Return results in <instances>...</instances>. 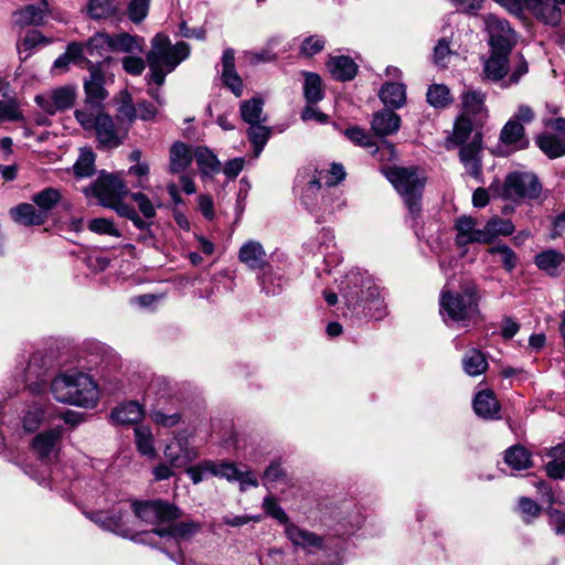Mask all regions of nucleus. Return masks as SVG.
<instances>
[{"label": "nucleus", "mask_w": 565, "mask_h": 565, "mask_svg": "<svg viewBox=\"0 0 565 565\" xmlns=\"http://www.w3.org/2000/svg\"><path fill=\"white\" fill-rule=\"evenodd\" d=\"M150 0H129L127 6V15L134 23H140L145 20L149 11Z\"/></svg>", "instance_id": "56"}, {"label": "nucleus", "mask_w": 565, "mask_h": 565, "mask_svg": "<svg viewBox=\"0 0 565 565\" xmlns=\"http://www.w3.org/2000/svg\"><path fill=\"white\" fill-rule=\"evenodd\" d=\"M76 98V90L72 86H63L51 90L44 95L35 97L36 104L47 114L54 115L71 108Z\"/></svg>", "instance_id": "17"}, {"label": "nucleus", "mask_w": 565, "mask_h": 565, "mask_svg": "<svg viewBox=\"0 0 565 565\" xmlns=\"http://www.w3.org/2000/svg\"><path fill=\"white\" fill-rule=\"evenodd\" d=\"M130 508L137 519L151 525L168 524L181 516L180 510L174 504L162 500L134 501Z\"/></svg>", "instance_id": "10"}, {"label": "nucleus", "mask_w": 565, "mask_h": 565, "mask_svg": "<svg viewBox=\"0 0 565 565\" xmlns=\"http://www.w3.org/2000/svg\"><path fill=\"white\" fill-rule=\"evenodd\" d=\"M222 74L221 78L223 84L231 89V92L239 97L243 94V81L235 70V52L233 49H226L222 55Z\"/></svg>", "instance_id": "24"}, {"label": "nucleus", "mask_w": 565, "mask_h": 565, "mask_svg": "<svg viewBox=\"0 0 565 565\" xmlns=\"http://www.w3.org/2000/svg\"><path fill=\"white\" fill-rule=\"evenodd\" d=\"M462 114L467 117L472 116L476 121H481L486 117L484 94L480 90H467L461 96Z\"/></svg>", "instance_id": "31"}, {"label": "nucleus", "mask_w": 565, "mask_h": 565, "mask_svg": "<svg viewBox=\"0 0 565 565\" xmlns=\"http://www.w3.org/2000/svg\"><path fill=\"white\" fill-rule=\"evenodd\" d=\"M322 174V172L320 173ZM345 178V172L343 166L340 163H332L330 170L326 175H321L319 179L313 178L310 180L306 186V190L302 194V202L309 209L315 210L318 205L317 202L313 201L317 192L321 191L322 183L321 180L326 179L324 184L328 188L334 186L340 183Z\"/></svg>", "instance_id": "18"}, {"label": "nucleus", "mask_w": 565, "mask_h": 565, "mask_svg": "<svg viewBox=\"0 0 565 565\" xmlns=\"http://www.w3.org/2000/svg\"><path fill=\"white\" fill-rule=\"evenodd\" d=\"M473 130L471 119L465 115H460L454 126V141L458 145L465 143Z\"/></svg>", "instance_id": "54"}, {"label": "nucleus", "mask_w": 565, "mask_h": 565, "mask_svg": "<svg viewBox=\"0 0 565 565\" xmlns=\"http://www.w3.org/2000/svg\"><path fill=\"white\" fill-rule=\"evenodd\" d=\"M266 514L285 525V533L295 546H300L309 553H316L322 547V539L317 534L289 523L288 515L273 497H266L263 501Z\"/></svg>", "instance_id": "9"}, {"label": "nucleus", "mask_w": 565, "mask_h": 565, "mask_svg": "<svg viewBox=\"0 0 565 565\" xmlns=\"http://www.w3.org/2000/svg\"><path fill=\"white\" fill-rule=\"evenodd\" d=\"M238 259L253 270L265 269L268 265L267 253L258 241H247L238 252Z\"/></svg>", "instance_id": "22"}, {"label": "nucleus", "mask_w": 565, "mask_h": 565, "mask_svg": "<svg viewBox=\"0 0 565 565\" xmlns=\"http://www.w3.org/2000/svg\"><path fill=\"white\" fill-rule=\"evenodd\" d=\"M151 420L162 427H174L180 423L181 415L179 413L166 414L160 409L152 411Z\"/></svg>", "instance_id": "62"}, {"label": "nucleus", "mask_w": 565, "mask_h": 565, "mask_svg": "<svg viewBox=\"0 0 565 565\" xmlns=\"http://www.w3.org/2000/svg\"><path fill=\"white\" fill-rule=\"evenodd\" d=\"M452 51L450 50L449 41L440 39L434 49V62L438 66H446L450 60Z\"/></svg>", "instance_id": "60"}, {"label": "nucleus", "mask_w": 565, "mask_h": 565, "mask_svg": "<svg viewBox=\"0 0 565 565\" xmlns=\"http://www.w3.org/2000/svg\"><path fill=\"white\" fill-rule=\"evenodd\" d=\"M478 222L471 216H460L455 224L457 231L456 244L463 247L468 244H487L486 230L477 228Z\"/></svg>", "instance_id": "19"}, {"label": "nucleus", "mask_w": 565, "mask_h": 565, "mask_svg": "<svg viewBox=\"0 0 565 565\" xmlns=\"http://www.w3.org/2000/svg\"><path fill=\"white\" fill-rule=\"evenodd\" d=\"M488 366V361L479 349H469L462 358V369L469 376H479L483 374Z\"/></svg>", "instance_id": "38"}, {"label": "nucleus", "mask_w": 565, "mask_h": 565, "mask_svg": "<svg viewBox=\"0 0 565 565\" xmlns=\"http://www.w3.org/2000/svg\"><path fill=\"white\" fill-rule=\"evenodd\" d=\"M381 100L392 108H401L406 102V87L402 83H386L382 86Z\"/></svg>", "instance_id": "39"}, {"label": "nucleus", "mask_w": 565, "mask_h": 565, "mask_svg": "<svg viewBox=\"0 0 565 565\" xmlns=\"http://www.w3.org/2000/svg\"><path fill=\"white\" fill-rule=\"evenodd\" d=\"M263 106V100L257 97L244 100L239 107L242 119L248 125L264 122L266 117L264 116Z\"/></svg>", "instance_id": "40"}, {"label": "nucleus", "mask_w": 565, "mask_h": 565, "mask_svg": "<svg viewBox=\"0 0 565 565\" xmlns=\"http://www.w3.org/2000/svg\"><path fill=\"white\" fill-rule=\"evenodd\" d=\"M193 158L204 175L217 172L220 169V161L216 156L204 147H198L194 151Z\"/></svg>", "instance_id": "43"}, {"label": "nucleus", "mask_w": 565, "mask_h": 565, "mask_svg": "<svg viewBox=\"0 0 565 565\" xmlns=\"http://www.w3.org/2000/svg\"><path fill=\"white\" fill-rule=\"evenodd\" d=\"M84 192L86 195L92 194L96 196L103 206L109 207L119 199H124L128 190L120 178L114 174H102Z\"/></svg>", "instance_id": "12"}, {"label": "nucleus", "mask_w": 565, "mask_h": 565, "mask_svg": "<svg viewBox=\"0 0 565 565\" xmlns=\"http://www.w3.org/2000/svg\"><path fill=\"white\" fill-rule=\"evenodd\" d=\"M190 53V47L185 42H178L172 45L169 38L158 33L151 41V49L146 58L150 68L146 76L148 84L154 83L162 86L166 76L171 73Z\"/></svg>", "instance_id": "4"}, {"label": "nucleus", "mask_w": 565, "mask_h": 565, "mask_svg": "<svg viewBox=\"0 0 565 565\" xmlns=\"http://www.w3.org/2000/svg\"><path fill=\"white\" fill-rule=\"evenodd\" d=\"M489 190L494 198L519 201L522 199L537 200L541 198L543 189L536 174L514 171L505 177L502 184L493 183Z\"/></svg>", "instance_id": "7"}, {"label": "nucleus", "mask_w": 565, "mask_h": 565, "mask_svg": "<svg viewBox=\"0 0 565 565\" xmlns=\"http://www.w3.org/2000/svg\"><path fill=\"white\" fill-rule=\"evenodd\" d=\"M504 461L514 470H524L532 465L531 452L522 446H512L505 451Z\"/></svg>", "instance_id": "41"}, {"label": "nucleus", "mask_w": 565, "mask_h": 565, "mask_svg": "<svg viewBox=\"0 0 565 565\" xmlns=\"http://www.w3.org/2000/svg\"><path fill=\"white\" fill-rule=\"evenodd\" d=\"M259 282L266 295L274 296L281 290V276L275 273L271 267L267 266L265 268L259 276Z\"/></svg>", "instance_id": "52"}, {"label": "nucleus", "mask_w": 565, "mask_h": 565, "mask_svg": "<svg viewBox=\"0 0 565 565\" xmlns=\"http://www.w3.org/2000/svg\"><path fill=\"white\" fill-rule=\"evenodd\" d=\"M88 228L97 234H107L114 237H120V232L116 228L113 221L104 217L94 218L89 222Z\"/></svg>", "instance_id": "58"}, {"label": "nucleus", "mask_w": 565, "mask_h": 565, "mask_svg": "<svg viewBox=\"0 0 565 565\" xmlns=\"http://www.w3.org/2000/svg\"><path fill=\"white\" fill-rule=\"evenodd\" d=\"M327 67L332 77L338 81H351L358 71V65L349 56H333L329 60Z\"/></svg>", "instance_id": "32"}, {"label": "nucleus", "mask_w": 565, "mask_h": 565, "mask_svg": "<svg viewBox=\"0 0 565 565\" xmlns=\"http://www.w3.org/2000/svg\"><path fill=\"white\" fill-rule=\"evenodd\" d=\"M117 10L115 0H89L87 12L93 19H105Z\"/></svg>", "instance_id": "51"}, {"label": "nucleus", "mask_w": 565, "mask_h": 565, "mask_svg": "<svg viewBox=\"0 0 565 565\" xmlns=\"http://www.w3.org/2000/svg\"><path fill=\"white\" fill-rule=\"evenodd\" d=\"M87 516L103 530L109 531L137 543L148 544L160 548L175 563L184 564L183 555L174 556V548L179 550V541L191 537L199 530L193 522L168 523L166 527H154L151 531L135 532L128 522V511L115 508L110 512L97 511Z\"/></svg>", "instance_id": "1"}, {"label": "nucleus", "mask_w": 565, "mask_h": 565, "mask_svg": "<svg viewBox=\"0 0 565 565\" xmlns=\"http://www.w3.org/2000/svg\"><path fill=\"white\" fill-rule=\"evenodd\" d=\"M371 126L380 137L393 135L401 127V117L392 109H382L374 114Z\"/></svg>", "instance_id": "26"}, {"label": "nucleus", "mask_w": 565, "mask_h": 565, "mask_svg": "<svg viewBox=\"0 0 565 565\" xmlns=\"http://www.w3.org/2000/svg\"><path fill=\"white\" fill-rule=\"evenodd\" d=\"M535 17L545 24L557 25L561 21L562 14L557 6L551 2V0H547L536 12Z\"/></svg>", "instance_id": "55"}, {"label": "nucleus", "mask_w": 565, "mask_h": 565, "mask_svg": "<svg viewBox=\"0 0 565 565\" xmlns=\"http://www.w3.org/2000/svg\"><path fill=\"white\" fill-rule=\"evenodd\" d=\"M192 159L191 150L184 142H174L170 148V172L181 173L185 171L191 164Z\"/></svg>", "instance_id": "37"}, {"label": "nucleus", "mask_w": 565, "mask_h": 565, "mask_svg": "<svg viewBox=\"0 0 565 565\" xmlns=\"http://www.w3.org/2000/svg\"><path fill=\"white\" fill-rule=\"evenodd\" d=\"M481 296L476 285H468L461 291L443 289L439 298L440 316L446 324L450 322L469 326L480 318Z\"/></svg>", "instance_id": "5"}, {"label": "nucleus", "mask_w": 565, "mask_h": 565, "mask_svg": "<svg viewBox=\"0 0 565 565\" xmlns=\"http://www.w3.org/2000/svg\"><path fill=\"white\" fill-rule=\"evenodd\" d=\"M285 476L286 475H285L284 469L281 468L280 462L273 461L264 471L263 483L266 487H271L275 482L284 479Z\"/></svg>", "instance_id": "63"}, {"label": "nucleus", "mask_w": 565, "mask_h": 565, "mask_svg": "<svg viewBox=\"0 0 565 565\" xmlns=\"http://www.w3.org/2000/svg\"><path fill=\"white\" fill-rule=\"evenodd\" d=\"M135 441L138 451L142 456H147L150 458H153L156 455L154 447H153V436L152 431L147 426H136L135 429Z\"/></svg>", "instance_id": "45"}, {"label": "nucleus", "mask_w": 565, "mask_h": 565, "mask_svg": "<svg viewBox=\"0 0 565 565\" xmlns=\"http://www.w3.org/2000/svg\"><path fill=\"white\" fill-rule=\"evenodd\" d=\"M303 96L307 104H317L323 98L321 78L318 74L305 73Z\"/></svg>", "instance_id": "44"}, {"label": "nucleus", "mask_w": 565, "mask_h": 565, "mask_svg": "<svg viewBox=\"0 0 565 565\" xmlns=\"http://www.w3.org/2000/svg\"><path fill=\"white\" fill-rule=\"evenodd\" d=\"M110 416L118 425H132L143 417V408L138 402H128L115 407Z\"/></svg>", "instance_id": "33"}, {"label": "nucleus", "mask_w": 565, "mask_h": 565, "mask_svg": "<svg viewBox=\"0 0 565 565\" xmlns=\"http://www.w3.org/2000/svg\"><path fill=\"white\" fill-rule=\"evenodd\" d=\"M49 13V3L46 0H41V6L33 4L26 6L23 9L17 10L13 13L14 23L20 26L39 25L44 22Z\"/></svg>", "instance_id": "28"}, {"label": "nucleus", "mask_w": 565, "mask_h": 565, "mask_svg": "<svg viewBox=\"0 0 565 565\" xmlns=\"http://www.w3.org/2000/svg\"><path fill=\"white\" fill-rule=\"evenodd\" d=\"M280 44V38L274 36L268 40L266 45L259 51H245L243 53V60L252 66H256L260 63H270L278 57V53L275 49Z\"/></svg>", "instance_id": "34"}, {"label": "nucleus", "mask_w": 565, "mask_h": 565, "mask_svg": "<svg viewBox=\"0 0 565 565\" xmlns=\"http://www.w3.org/2000/svg\"><path fill=\"white\" fill-rule=\"evenodd\" d=\"M11 218L24 226L42 225L45 223L47 215L36 210L31 203H20L10 209Z\"/></svg>", "instance_id": "27"}, {"label": "nucleus", "mask_w": 565, "mask_h": 565, "mask_svg": "<svg viewBox=\"0 0 565 565\" xmlns=\"http://www.w3.org/2000/svg\"><path fill=\"white\" fill-rule=\"evenodd\" d=\"M535 265L551 276H557L565 267V255L555 249L544 250L535 256Z\"/></svg>", "instance_id": "36"}, {"label": "nucleus", "mask_w": 565, "mask_h": 565, "mask_svg": "<svg viewBox=\"0 0 565 565\" xmlns=\"http://www.w3.org/2000/svg\"><path fill=\"white\" fill-rule=\"evenodd\" d=\"M510 53L491 50L490 56L483 63V74L487 79L499 82L507 76Z\"/></svg>", "instance_id": "25"}, {"label": "nucleus", "mask_w": 565, "mask_h": 565, "mask_svg": "<svg viewBox=\"0 0 565 565\" xmlns=\"http://www.w3.org/2000/svg\"><path fill=\"white\" fill-rule=\"evenodd\" d=\"M131 199L137 203L145 218L150 220L156 216V205L146 194L141 192L132 193Z\"/></svg>", "instance_id": "61"}, {"label": "nucleus", "mask_w": 565, "mask_h": 565, "mask_svg": "<svg viewBox=\"0 0 565 565\" xmlns=\"http://www.w3.org/2000/svg\"><path fill=\"white\" fill-rule=\"evenodd\" d=\"M202 470L227 481H236L239 469L232 462L209 460L202 463Z\"/></svg>", "instance_id": "42"}, {"label": "nucleus", "mask_w": 565, "mask_h": 565, "mask_svg": "<svg viewBox=\"0 0 565 565\" xmlns=\"http://www.w3.org/2000/svg\"><path fill=\"white\" fill-rule=\"evenodd\" d=\"M483 22L489 35L491 50L511 52L516 43V39L510 23L491 13L483 17Z\"/></svg>", "instance_id": "14"}, {"label": "nucleus", "mask_w": 565, "mask_h": 565, "mask_svg": "<svg viewBox=\"0 0 565 565\" xmlns=\"http://www.w3.org/2000/svg\"><path fill=\"white\" fill-rule=\"evenodd\" d=\"M491 255H499L507 271L511 273L518 265L516 254L505 244L494 245L487 250Z\"/></svg>", "instance_id": "53"}, {"label": "nucleus", "mask_w": 565, "mask_h": 565, "mask_svg": "<svg viewBox=\"0 0 565 565\" xmlns=\"http://www.w3.org/2000/svg\"><path fill=\"white\" fill-rule=\"evenodd\" d=\"M52 405L41 398L25 402L20 413L22 428L28 433L36 431L40 426L52 418Z\"/></svg>", "instance_id": "16"}, {"label": "nucleus", "mask_w": 565, "mask_h": 565, "mask_svg": "<svg viewBox=\"0 0 565 565\" xmlns=\"http://www.w3.org/2000/svg\"><path fill=\"white\" fill-rule=\"evenodd\" d=\"M484 230L488 237L487 244H489L500 235H511L514 232V225L509 220L493 217L486 223Z\"/></svg>", "instance_id": "46"}, {"label": "nucleus", "mask_w": 565, "mask_h": 565, "mask_svg": "<svg viewBox=\"0 0 565 565\" xmlns=\"http://www.w3.org/2000/svg\"><path fill=\"white\" fill-rule=\"evenodd\" d=\"M61 200V193L55 188H46L32 196V202L36 204L41 212L46 214Z\"/></svg>", "instance_id": "49"}, {"label": "nucleus", "mask_w": 565, "mask_h": 565, "mask_svg": "<svg viewBox=\"0 0 565 565\" xmlns=\"http://www.w3.org/2000/svg\"><path fill=\"white\" fill-rule=\"evenodd\" d=\"M95 153L90 149H82L73 170L78 178H88L95 172Z\"/></svg>", "instance_id": "47"}, {"label": "nucleus", "mask_w": 565, "mask_h": 565, "mask_svg": "<svg viewBox=\"0 0 565 565\" xmlns=\"http://www.w3.org/2000/svg\"><path fill=\"white\" fill-rule=\"evenodd\" d=\"M427 102L435 108H444L451 103V95L447 86L441 84L431 85L426 94Z\"/></svg>", "instance_id": "50"}, {"label": "nucleus", "mask_w": 565, "mask_h": 565, "mask_svg": "<svg viewBox=\"0 0 565 565\" xmlns=\"http://www.w3.org/2000/svg\"><path fill=\"white\" fill-rule=\"evenodd\" d=\"M62 435V427H54L36 434L31 441L32 451L39 459L52 462L61 450Z\"/></svg>", "instance_id": "15"}, {"label": "nucleus", "mask_w": 565, "mask_h": 565, "mask_svg": "<svg viewBox=\"0 0 565 565\" xmlns=\"http://www.w3.org/2000/svg\"><path fill=\"white\" fill-rule=\"evenodd\" d=\"M344 136L352 141L353 143L364 147L366 149L372 150L375 148V142L372 137L365 132L364 129L360 127H350L344 130Z\"/></svg>", "instance_id": "57"}, {"label": "nucleus", "mask_w": 565, "mask_h": 565, "mask_svg": "<svg viewBox=\"0 0 565 565\" xmlns=\"http://www.w3.org/2000/svg\"><path fill=\"white\" fill-rule=\"evenodd\" d=\"M342 284H347V287L341 289L342 297L348 308L352 309L358 316L363 315L381 319L385 315L384 300L380 288L370 275L352 271Z\"/></svg>", "instance_id": "2"}, {"label": "nucleus", "mask_w": 565, "mask_h": 565, "mask_svg": "<svg viewBox=\"0 0 565 565\" xmlns=\"http://www.w3.org/2000/svg\"><path fill=\"white\" fill-rule=\"evenodd\" d=\"M501 146L510 151L523 150L529 147V139L523 125L515 119H510L500 131Z\"/></svg>", "instance_id": "23"}, {"label": "nucleus", "mask_w": 565, "mask_h": 565, "mask_svg": "<svg viewBox=\"0 0 565 565\" xmlns=\"http://www.w3.org/2000/svg\"><path fill=\"white\" fill-rule=\"evenodd\" d=\"M324 40L319 35H311L306 38L300 47V53L305 56H313L321 52L324 47Z\"/></svg>", "instance_id": "59"}, {"label": "nucleus", "mask_w": 565, "mask_h": 565, "mask_svg": "<svg viewBox=\"0 0 565 565\" xmlns=\"http://www.w3.org/2000/svg\"><path fill=\"white\" fill-rule=\"evenodd\" d=\"M21 117V111L14 100H0V120L14 121Z\"/></svg>", "instance_id": "64"}, {"label": "nucleus", "mask_w": 565, "mask_h": 565, "mask_svg": "<svg viewBox=\"0 0 565 565\" xmlns=\"http://www.w3.org/2000/svg\"><path fill=\"white\" fill-rule=\"evenodd\" d=\"M87 64L89 76L84 81L85 100L84 105L77 110L98 111L104 109L103 103L108 96L105 88V74L99 62L93 63V61L87 60Z\"/></svg>", "instance_id": "11"}, {"label": "nucleus", "mask_w": 565, "mask_h": 565, "mask_svg": "<svg viewBox=\"0 0 565 565\" xmlns=\"http://www.w3.org/2000/svg\"><path fill=\"white\" fill-rule=\"evenodd\" d=\"M111 52L120 53H141L143 51L145 41L139 36L120 32L110 35Z\"/></svg>", "instance_id": "35"}, {"label": "nucleus", "mask_w": 565, "mask_h": 565, "mask_svg": "<svg viewBox=\"0 0 565 565\" xmlns=\"http://www.w3.org/2000/svg\"><path fill=\"white\" fill-rule=\"evenodd\" d=\"M86 55L96 60H104L105 62H109L111 57L109 53L111 52L110 46V34L98 32L94 34L92 38L85 42Z\"/></svg>", "instance_id": "30"}, {"label": "nucleus", "mask_w": 565, "mask_h": 565, "mask_svg": "<svg viewBox=\"0 0 565 565\" xmlns=\"http://www.w3.org/2000/svg\"><path fill=\"white\" fill-rule=\"evenodd\" d=\"M481 142V134L476 132L471 142L462 146L459 151L460 161L463 164L466 172L475 179H479L482 173L480 157Z\"/></svg>", "instance_id": "20"}, {"label": "nucleus", "mask_w": 565, "mask_h": 565, "mask_svg": "<svg viewBox=\"0 0 565 565\" xmlns=\"http://www.w3.org/2000/svg\"><path fill=\"white\" fill-rule=\"evenodd\" d=\"M270 128L262 124L249 125L247 136L254 148L255 157H258L263 151L267 140L270 137Z\"/></svg>", "instance_id": "48"}, {"label": "nucleus", "mask_w": 565, "mask_h": 565, "mask_svg": "<svg viewBox=\"0 0 565 565\" xmlns=\"http://www.w3.org/2000/svg\"><path fill=\"white\" fill-rule=\"evenodd\" d=\"M545 127L550 130L537 136L536 145L550 159L565 156V118L547 119Z\"/></svg>", "instance_id": "13"}, {"label": "nucleus", "mask_w": 565, "mask_h": 565, "mask_svg": "<svg viewBox=\"0 0 565 565\" xmlns=\"http://www.w3.org/2000/svg\"><path fill=\"white\" fill-rule=\"evenodd\" d=\"M472 407L476 415L482 419L493 420L500 418L501 406L491 390H482L476 393Z\"/></svg>", "instance_id": "21"}, {"label": "nucleus", "mask_w": 565, "mask_h": 565, "mask_svg": "<svg viewBox=\"0 0 565 565\" xmlns=\"http://www.w3.org/2000/svg\"><path fill=\"white\" fill-rule=\"evenodd\" d=\"M51 392L57 402L79 407H94L99 398L93 377L78 371L55 376L51 382Z\"/></svg>", "instance_id": "3"}, {"label": "nucleus", "mask_w": 565, "mask_h": 565, "mask_svg": "<svg viewBox=\"0 0 565 565\" xmlns=\"http://www.w3.org/2000/svg\"><path fill=\"white\" fill-rule=\"evenodd\" d=\"M195 456V452L188 448L186 440L182 438H175V440L167 445L164 449V457L173 467L185 466L192 461Z\"/></svg>", "instance_id": "29"}, {"label": "nucleus", "mask_w": 565, "mask_h": 565, "mask_svg": "<svg viewBox=\"0 0 565 565\" xmlns=\"http://www.w3.org/2000/svg\"><path fill=\"white\" fill-rule=\"evenodd\" d=\"M74 116L84 130L95 132L99 148L114 149L122 143L125 136L104 109L90 113L75 110Z\"/></svg>", "instance_id": "8"}, {"label": "nucleus", "mask_w": 565, "mask_h": 565, "mask_svg": "<svg viewBox=\"0 0 565 565\" xmlns=\"http://www.w3.org/2000/svg\"><path fill=\"white\" fill-rule=\"evenodd\" d=\"M382 172L403 198L412 217L416 218L420 213L425 175L414 167H386Z\"/></svg>", "instance_id": "6"}]
</instances>
